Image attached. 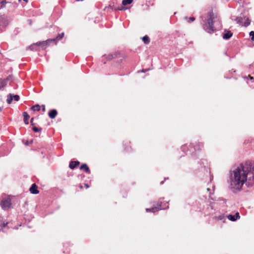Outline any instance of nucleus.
Segmentation results:
<instances>
[{
	"label": "nucleus",
	"mask_w": 254,
	"mask_h": 254,
	"mask_svg": "<svg viewBox=\"0 0 254 254\" xmlns=\"http://www.w3.org/2000/svg\"><path fill=\"white\" fill-rule=\"evenodd\" d=\"M12 76L9 75L7 78L5 79H0V90H3L4 87L7 84V82L12 79Z\"/></svg>",
	"instance_id": "obj_5"
},
{
	"label": "nucleus",
	"mask_w": 254,
	"mask_h": 254,
	"mask_svg": "<svg viewBox=\"0 0 254 254\" xmlns=\"http://www.w3.org/2000/svg\"><path fill=\"white\" fill-rule=\"evenodd\" d=\"M80 168L81 170H84L86 173H90V169L86 164H82Z\"/></svg>",
	"instance_id": "obj_12"
},
{
	"label": "nucleus",
	"mask_w": 254,
	"mask_h": 254,
	"mask_svg": "<svg viewBox=\"0 0 254 254\" xmlns=\"http://www.w3.org/2000/svg\"><path fill=\"white\" fill-rule=\"evenodd\" d=\"M223 216H222V215H220V216H219L218 217V219H219V220H222V219H223Z\"/></svg>",
	"instance_id": "obj_30"
},
{
	"label": "nucleus",
	"mask_w": 254,
	"mask_h": 254,
	"mask_svg": "<svg viewBox=\"0 0 254 254\" xmlns=\"http://www.w3.org/2000/svg\"><path fill=\"white\" fill-rule=\"evenodd\" d=\"M227 217L229 219V220H230L232 221H235L236 220V218H235L234 215H233L229 214V215H228Z\"/></svg>",
	"instance_id": "obj_20"
},
{
	"label": "nucleus",
	"mask_w": 254,
	"mask_h": 254,
	"mask_svg": "<svg viewBox=\"0 0 254 254\" xmlns=\"http://www.w3.org/2000/svg\"><path fill=\"white\" fill-rule=\"evenodd\" d=\"M12 100H13L12 95L11 94H8L7 96V100H6L8 104H10L12 102Z\"/></svg>",
	"instance_id": "obj_17"
},
{
	"label": "nucleus",
	"mask_w": 254,
	"mask_h": 254,
	"mask_svg": "<svg viewBox=\"0 0 254 254\" xmlns=\"http://www.w3.org/2000/svg\"><path fill=\"white\" fill-rule=\"evenodd\" d=\"M249 76L250 77V79H253V77H252V76H250V75H249Z\"/></svg>",
	"instance_id": "obj_34"
},
{
	"label": "nucleus",
	"mask_w": 254,
	"mask_h": 254,
	"mask_svg": "<svg viewBox=\"0 0 254 254\" xmlns=\"http://www.w3.org/2000/svg\"><path fill=\"white\" fill-rule=\"evenodd\" d=\"M234 215L235 218H236V220L239 219L240 218L239 212L236 213Z\"/></svg>",
	"instance_id": "obj_28"
},
{
	"label": "nucleus",
	"mask_w": 254,
	"mask_h": 254,
	"mask_svg": "<svg viewBox=\"0 0 254 254\" xmlns=\"http://www.w3.org/2000/svg\"><path fill=\"white\" fill-rule=\"evenodd\" d=\"M23 116L24 117V122L25 124L28 125L29 124L28 123V120L30 118L29 115L28 114V113L26 112H23Z\"/></svg>",
	"instance_id": "obj_10"
},
{
	"label": "nucleus",
	"mask_w": 254,
	"mask_h": 254,
	"mask_svg": "<svg viewBox=\"0 0 254 254\" xmlns=\"http://www.w3.org/2000/svg\"><path fill=\"white\" fill-rule=\"evenodd\" d=\"M245 183L248 187L254 185V163H242L231 174L230 188L233 191L240 190Z\"/></svg>",
	"instance_id": "obj_1"
},
{
	"label": "nucleus",
	"mask_w": 254,
	"mask_h": 254,
	"mask_svg": "<svg viewBox=\"0 0 254 254\" xmlns=\"http://www.w3.org/2000/svg\"><path fill=\"white\" fill-rule=\"evenodd\" d=\"M64 33L63 32V33H62L61 34H59L56 37V38L49 39H48L46 41H42V42H37L36 43L34 44L31 45L29 47V48L30 49H33V47L35 45L39 46H46L48 45L49 43H50L51 42H54L56 40H61L63 38V37L64 36Z\"/></svg>",
	"instance_id": "obj_3"
},
{
	"label": "nucleus",
	"mask_w": 254,
	"mask_h": 254,
	"mask_svg": "<svg viewBox=\"0 0 254 254\" xmlns=\"http://www.w3.org/2000/svg\"><path fill=\"white\" fill-rule=\"evenodd\" d=\"M209 18L207 20V22L203 26V29L209 34H212L216 30L214 26V22H215V19L217 17L213 13V12H209L208 13Z\"/></svg>",
	"instance_id": "obj_2"
},
{
	"label": "nucleus",
	"mask_w": 254,
	"mask_h": 254,
	"mask_svg": "<svg viewBox=\"0 0 254 254\" xmlns=\"http://www.w3.org/2000/svg\"><path fill=\"white\" fill-rule=\"evenodd\" d=\"M33 120H34V119H33V118H32V119H31V121H30V122L31 123L32 125H34V124L33 123Z\"/></svg>",
	"instance_id": "obj_31"
},
{
	"label": "nucleus",
	"mask_w": 254,
	"mask_h": 254,
	"mask_svg": "<svg viewBox=\"0 0 254 254\" xmlns=\"http://www.w3.org/2000/svg\"><path fill=\"white\" fill-rule=\"evenodd\" d=\"M133 0H123L122 1V4L124 5L130 4L132 2Z\"/></svg>",
	"instance_id": "obj_18"
},
{
	"label": "nucleus",
	"mask_w": 254,
	"mask_h": 254,
	"mask_svg": "<svg viewBox=\"0 0 254 254\" xmlns=\"http://www.w3.org/2000/svg\"><path fill=\"white\" fill-rule=\"evenodd\" d=\"M232 33L230 31H227L223 35V38L224 39H229L232 36Z\"/></svg>",
	"instance_id": "obj_9"
},
{
	"label": "nucleus",
	"mask_w": 254,
	"mask_h": 254,
	"mask_svg": "<svg viewBox=\"0 0 254 254\" xmlns=\"http://www.w3.org/2000/svg\"><path fill=\"white\" fill-rule=\"evenodd\" d=\"M164 207H163L161 206V204L158 203L157 206L153 207L151 208H146V211L147 212H155L157 211H158L159 210L163 209H164Z\"/></svg>",
	"instance_id": "obj_6"
},
{
	"label": "nucleus",
	"mask_w": 254,
	"mask_h": 254,
	"mask_svg": "<svg viewBox=\"0 0 254 254\" xmlns=\"http://www.w3.org/2000/svg\"><path fill=\"white\" fill-rule=\"evenodd\" d=\"M142 39L145 44H148L150 42L149 38L147 35L143 37Z\"/></svg>",
	"instance_id": "obj_16"
},
{
	"label": "nucleus",
	"mask_w": 254,
	"mask_h": 254,
	"mask_svg": "<svg viewBox=\"0 0 254 254\" xmlns=\"http://www.w3.org/2000/svg\"><path fill=\"white\" fill-rule=\"evenodd\" d=\"M116 57V54H111V55H109L108 56H107V58L109 60H110L112 59H114L115 58V57Z\"/></svg>",
	"instance_id": "obj_25"
},
{
	"label": "nucleus",
	"mask_w": 254,
	"mask_h": 254,
	"mask_svg": "<svg viewBox=\"0 0 254 254\" xmlns=\"http://www.w3.org/2000/svg\"><path fill=\"white\" fill-rule=\"evenodd\" d=\"M12 98L14 101H18L19 100V96L17 95H12Z\"/></svg>",
	"instance_id": "obj_26"
},
{
	"label": "nucleus",
	"mask_w": 254,
	"mask_h": 254,
	"mask_svg": "<svg viewBox=\"0 0 254 254\" xmlns=\"http://www.w3.org/2000/svg\"><path fill=\"white\" fill-rule=\"evenodd\" d=\"M19 0V1H20L21 0ZM23 0L24 1H25L26 3L27 2V1H28V0Z\"/></svg>",
	"instance_id": "obj_32"
},
{
	"label": "nucleus",
	"mask_w": 254,
	"mask_h": 254,
	"mask_svg": "<svg viewBox=\"0 0 254 254\" xmlns=\"http://www.w3.org/2000/svg\"><path fill=\"white\" fill-rule=\"evenodd\" d=\"M32 129L34 132H39L41 131L42 128H38L36 127H33Z\"/></svg>",
	"instance_id": "obj_24"
},
{
	"label": "nucleus",
	"mask_w": 254,
	"mask_h": 254,
	"mask_svg": "<svg viewBox=\"0 0 254 254\" xmlns=\"http://www.w3.org/2000/svg\"><path fill=\"white\" fill-rule=\"evenodd\" d=\"M185 18L187 20L188 19V22L190 23L195 20V18L194 17H190V18H188L187 17H185Z\"/></svg>",
	"instance_id": "obj_22"
},
{
	"label": "nucleus",
	"mask_w": 254,
	"mask_h": 254,
	"mask_svg": "<svg viewBox=\"0 0 254 254\" xmlns=\"http://www.w3.org/2000/svg\"><path fill=\"white\" fill-rule=\"evenodd\" d=\"M0 205L3 210H7L11 207V202L10 198L3 199L0 202Z\"/></svg>",
	"instance_id": "obj_4"
},
{
	"label": "nucleus",
	"mask_w": 254,
	"mask_h": 254,
	"mask_svg": "<svg viewBox=\"0 0 254 254\" xmlns=\"http://www.w3.org/2000/svg\"><path fill=\"white\" fill-rule=\"evenodd\" d=\"M244 19H246V21L244 23V25L247 27L250 24L251 20L249 19V18H246V17H244Z\"/></svg>",
	"instance_id": "obj_19"
},
{
	"label": "nucleus",
	"mask_w": 254,
	"mask_h": 254,
	"mask_svg": "<svg viewBox=\"0 0 254 254\" xmlns=\"http://www.w3.org/2000/svg\"><path fill=\"white\" fill-rule=\"evenodd\" d=\"M250 36H251L252 40L254 41V32L253 31L250 32Z\"/></svg>",
	"instance_id": "obj_27"
},
{
	"label": "nucleus",
	"mask_w": 254,
	"mask_h": 254,
	"mask_svg": "<svg viewBox=\"0 0 254 254\" xmlns=\"http://www.w3.org/2000/svg\"><path fill=\"white\" fill-rule=\"evenodd\" d=\"M79 164V162L78 161H71L69 164V167L70 169H73Z\"/></svg>",
	"instance_id": "obj_11"
},
{
	"label": "nucleus",
	"mask_w": 254,
	"mask_h": 254,
	"mask_svg": "<svg viewBox=\"0 0 254 254\" xmlns=\"http://www.w3.org/2000/svg\"><path fill=\"white\" fill-rule=\"evenodd\" d=\"M85 186L86 188H88L89 187V186L87 184H85Z\"/></svg>",
	"instance_id": "obj_33"
},
{
	"label": "nucleus",
	"mask_w": 254,
	"mask_h": 254,
	"mask_svg": "<svg viewBox=\"0 0 254 254\" xmlns=\"http://www.w3.org/2000/svg\"><path fill=\"white\" fill-rule=\"evenodd\" d=\"M29 190L31 193L34 194H38L39 192V190H38V187L35 184L32 185L29 189Z\"/></svg>",
	"instance_id": "obj_7"
},
{
	"label": "nucleus",
	"mask_w": 254,
	"mask_h": 254,
	"mask_svg": "<svg viewBox=\"0 0 254 254\" xmlns=\"http://www.w3.org/2000/svg\"><path fill=\"white\" fill-rule=\"evenodd\" d=\"M163 183V182H161V184H162Z\"/></svg>",
	"instance_id": "obj_36"
},
{
	"label": "nucleus",
	"mask_w": 254,
	"mask_h": 254,
	"mask_svg": "<svg viewBox=\"0 0 254 254\" xmlns=\"http://www.w3.org/2000/svg\"><path fill=\"white\" fill-rule=\"evenodd\" d=\"M57 111L55 109H53L50 111L49 113V116L51 119H54L57 115Z\"/></svg>",
	"instance_id": "obj_8"
},
{
	"label": "nucleus",
	"mask_w": 254,
	"mask_h": 254,
	"mask_svg": "<svg viewBox=\"0 0 254 254\" xmlns=\"http://www.w3.org/2000/svg\"><path fill=\"white\" fill-rule=\"evenodd\" d=\"M31 109L34 111H39L40 110V106L38 104L33 106Z\"/></svg>",
	"instance_id": "obj_15"
},
{
	"label": "nucleus",
	"mask_w": 254,
	"mask_h": 254,
	"mask_svg": "<svg viewBox=\"0 0 254 254\" xmlns=\"http://www.w3.org/2000/svg\"><path fill=\"white\" fill-rule=\"evenodd\" d=\"M7 2L5 0H2L0 1V8H3L5 7L6 3H7Z\"/></svg>",
	"instance_id": "obj_21"
},
{
	"label": "nucleus",
	"mask_w": 254,
	"mask_h": 254,
	"mask_svg": "<svg viewBox=\"0 0 254 254\" xmlns=\"http://www.w3.org/2000/svg\"><path fill=\"white\" fill-rule=\"evenodd\" d=\"M236 21L237 23L241 25H244L243 23V18L242 17H237L236 19Z\"/></svg>",
	"instance_id": "obj_13"
},
{
	"label": "nucleus",
	"mask_w": 254,
	"mask_h": 254,
	"mask_svg": "<svg viewBox=\"0 0 254 254\" xmlns=\"http://www.w3.org/2000/svg\"><path fill=\"white\" fill-rule=\"evenodd\" d=\"M7 224V223H4L3 222L2 217H0V231L2 230L3 228H4Z\"/></svg>",
	"instance_id": "obj_14"
},
{
	"label": "nucleus",
	"mask_w": 254,
	"mask_h": 254,
	"mask_svg": "<svg viewBox=\"0 0 254 254\" xmlns=\"http://www.w3.org/2000/svg\"><path fill=\"white\" fill-rule=\"evenodd\" d=\"M42 107L43 111L44 112L45 111V105H42Z\"/></svg>",
	"instance_id": "obj_29"
},
{
	"label": "nucleus",
	"mask_w": 254,
	"mask_h": 254,
	"mask_svg": "<svg viewBox=\"0 0 254 254\" xmlns=\"http://www.w3.org/2000/svg\"><path fill=\"white\" fill-rule=\"evenodd\" d=\"M207 190L209 192L210 195L213 194L214 190V186H212V190L209 188H207Z\"/></svg>",
	"instance_id": "obj_23"
},
{
	"label": "nucleus",
	"mask_w": 254,
	"mask_h": 254,
	"mask_svg": "<svg viewBox=\"0 0 254 254\" xmlns=\"http://www.w3.org/2000/svg\"><path fill=\"white\" fill-rule=\"evenodd\" d=\"M142 72H145V70H144V69H142Z\"/></svg>",
	"instance_id": "obj_35"
}]
</instances>
